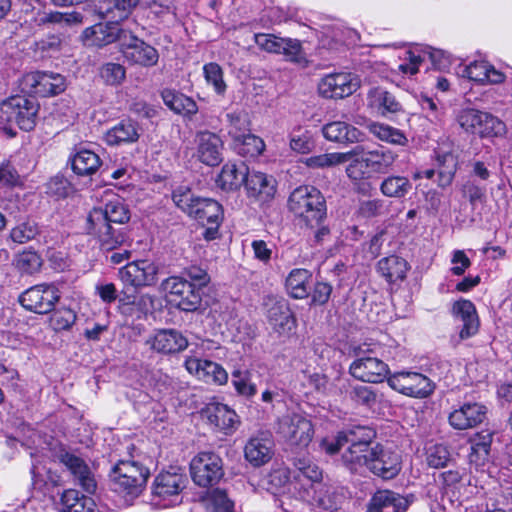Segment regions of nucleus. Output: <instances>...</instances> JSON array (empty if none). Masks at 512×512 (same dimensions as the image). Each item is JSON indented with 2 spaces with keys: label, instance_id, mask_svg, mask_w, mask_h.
Instances as JSON below:
<instances>
[{
  "label": "nucleus",
  "instance_id": "nucleus-64",
  "mask_svg": "<svg viewBox=\"0 0 512 512\" xmlns=\"http://www.w3.org/2000/svg\"><path fill=\"white\" fill-rule=\"evenodd\" d=\"M356 157L346 168L347 176L354 182L365 180L372 173L362 156Z\"/></svg>",
  "mask_w": 512,
  "mask_h": 512
},
{
  "label": "nucleus",
  "instance_id": "nucleus-34",
  "mask_svg": "<svg viewBox=\"0 0 512 512\" xmlns=\"http://www.w3.org/2000/svg\"><path fill=\"white\" fill-rule=\"evenodd\" d=\"M270 325L279 333L289 332L295 328V318L288 304L284 301H276L267 312Z\"/></svg>",
  "mask_w": 512,
  "mask_h": 512
},
{
  "label": "nucleus",
  "instance_id": "nucleus-55",
  "mask_svg": "<svg viewBox=\"0 0 512 512\" xmlns=\"http://www.w3.org/2000/svg\"><path fill=\"white\" fill-rule=\"evenodd\" d=\"M232 383L236 391L243 396L251 397L256 394V385L252 383L248 371L235 370L232 372Z\"/></svg>",
  "mask_w": 512,
  "mask_h": 512
},
{
  "label": "nucleus",
  "instance_id": "nucleus-31",
  "mask_svg": "<svg viewBox=\"0 0 512 512\" xmlns=\"http://www.w3.org/2000/svg\"><path fill=\"white\" fill-rule=\"evenodd\" d=\"M140 0H100L99 13L103 18L120 23L129 19Z\"/></svg>",
  "mask_w": 512,
  "mask_h": 512
},
{
  "label": "nucleus",
  "instance_id": "nucleus-27",
  "mask_svg": "<svg viewBox=\"0 0 512 512\" xmlns=\"http://www.w3.org/2000/svg\"><path fill=\"white\" fill-rule=\"evenodd\" d=\"M367 106L383 117L402 111V105L395 96L381 87H375L369 90L367 94Z\"/></svg>",
  "mask_w": 512,
  "mask_h": 512
},
{
  "label": "nucleus",
  "instance_id": "nucleus-8",
  "mask_svg": "<svg viewBox=\"0 0 512 512\" xmlns=\"http://www.w3.org/2000/svg\"><path fill=\"white\" fill-rule=\"evenodd\" d=\"M120 52L129 65L141 68L155 67L160 59V54L154 46L140 39L129 29L122 40Z\"/></svg>",
  "mask_w": 512,
  "mask_h": 512
},
{
  "label": "nucleus",
  "instance_id": "nucleus-40",
  "mask_svg": "<svg viewBox=\"0 0 512 512\" xmlns=\"http://www.w3.org/2000/svg\"><path fill=\"white\" fill-rule=\"evenodd\" d=\"M379 273L390 283L403 280L406 277L409 265L407 261L397 255L382 258L377 265Z\"/></svg>",
  "mask_w": 512,
  "mask_h": 512
},
{
  "label": "nucleus",
  "instance_id": "nucleus-11",
  "mask_svg": "<svg viewBox=\"0 0 512 512\" xmlns=\"http://www.w3.org/2000/svg\"><path fill=\"white\" fill-rule=\"evenodd\" d=\"M159 267L149 259L127 263L118 270V277L124 286L141 289L154 286L158 281Z\"/></svg>",
  "mask_w": 512,
  "mask_h": 512
},
{
  "label": "nucleus",
  "instance_id": "nucleus-51",
  "mask_svg": "<svg viewBox=\"0 0 512 512\" xmlns=\"http://www.w3.org/2000/svg\"><path fill=\"white\" fill-rule=\"evenodd\" d=\"M229 123L228 134L235 141L250 131V124L247 115L243 112H230L226 115Z\"/></svg>",
  "mask_w": 512,
  "mask_h": 512
},
{
  "label": "nucleus",
  "instance_id": "nucleus-41",
  "mask_svg": "<svg viewBox=\"0 0 512 512\" xmlns=\"http://www.w3.org/2000/svg\"><path fill=\"white\" fill-rule=\"evenodd\" d=\"M100 157L88 149H79L72 158V169L80 176L94 174L100 167Z\"/></svg>",
  "mask_w": 512,
  "mask_h": 512
},
{
  "label": "nucleus",
  "instance_id": "nucleus-46",
  "mask_svg": "<svg viewBox=\"0 0 512 512\" xmlns=\"http://www.w3.org/2000/svg\"><path fill=\"white\" fill-rule=\"evenodd\" d=\"M368 130L376 138L390 144L405 146L408 142L406 136L399 130L384 123L372 122Z\"/></svg>",
  "mask_w": 512,
  "mask_h": 512
},
{
  "label": "nucleus",
  "instance_id": "nucleus-58",
  "mask_svg": "<svg viewBox=\"0 0 512 512\" xmlns=\"http://www.w3.org/2000/svg\"><path fill=\"white\" fill-rule=\"evenodd\" d=\"M172 199L179 209L190 216L191 212L195 209L196 201L200 198L196 197L190 189L179 188L173 192Z\"/></svg>",
  "mask_w": 512,
  "mask_h": 512
},
{
  "label": "nucleus",
  "instance_id": "nucleus-16",
  "mask_svg": "<svg viewBox=\"0 0 512 512\" xmlns=\"http://www.w3.org/2000/svg\"><path fill=\"white\" fill-rule=\"evenodd\" d=\"M294 480L291 483L294 490L303 500H310L311 490L322 480V471L310 459L302 457L294 460Z\"/></svg>",
  "mask_w": 512,
  "mask_h": 512
},
{
  "label": "nucleus",
  "instance_id": "nucleus-43",
  "mask_svg": "<svg viewBox=\"0 0 512 512\" xmlns=\"http://www.w3.org/2000/svg\"><path fill=\"white\" fill-rule=\"evenodd\" d=\"M492 443V433L481 431L471 439L470 463L482 466L487 461Z\"/></svg>",
  "mask_w": 512,
  "mask_h": 512
},
{
  "label": "nucleus",
  "instance_id": "nucleus-56",
  "mask_svg": "<svg viewBox=\"0 0 512 512\" xmlns=\"http://www.w3.org/2000/svg\"><path fill=\"white\" fill-rule=\"evenodd\" d=\"M39 24L45 23H65V24H80L82 22V15L78 12L61 13L50 12L41 13L36 18Z\"/></svg>",
  "mask_w": 512,
  "mask_h": 512
},
{
  "label": "nucleus",
  "instance_id": "nucleus-19",
  "mask_svg": "<svg viewBox=\"0 0 512 512\" xmlns=\"http://www.w3.org/2000/svg\"><path fill=\"white\" fill-rule=\"evenodd\" d=\"M184 365L191 375L205 383L223 385L228 381V373L216 362L197 357H187Z\"/></svg>",
  "mask_w": 512,
  "mask_h": 512
},
{
  "label": "nucleus",
  "instance_id": "nucleus-61",
  "mask_svg": "<svg viewBox=\"0 0 512 512\" xmlns=\"http://www.w3.org/2000/svg\"><path fill=\"white\" fill-rule=\"evenodd\" d=\"M207 503L212 512H232L234 506L226 492L220 489H215L208 495Z\"/></svg>",
  "mask_w": 512,
  "mask_h": 512
},
{
  "label": "nucleus",
  "instance_id": "nucleus-57",
  "mask_svg": "<svg viewBox=\"0 0 512 512\" xmlns=\"http://www.w3.org/2000/svg\"><path fill=\"white\" fill-rule=\"evenodd\" d=\"M41 266L42 259L35 251H24L17 258V267L23 273L34 274Z\"/></svg>",
  "mask_w": 512,
  "mask_h": 512
},
{
  "label": "nucleus",
  "instance_id": "nucleus-1",
  "mask_svg": "<svg viewBox=\"0 0 512 512\" xmlns=\"http://www.w3.org/2000/svg\"><path fill=\"white\" fill-rule=\"evenodd\" d=\"M371 437V431L367 429L361 440H353V444L342 455L345 466L352 472L362 473L368 469L383 479L394 478L401 470L399 453L379 444L371 446Z\"/></svg>",
  "mask_w": 512,
  "mask_h": 512
},
{
  "label": "nucleus",
  "instance_id": "nucleus-18",
  "mask_svg": "<svg viewBox=\"0 0 512 512\" xmlns=\"http://www.w3.org/2000/svg\"><path fill=\"white\" fill-rule=\"evenodd\" d=\"M487 414V408L481 403L466 402L453 409L448 422L455 430H467L481 424Z\"/></svg>",
  "mask_w": 512,
  "mask_h": 512
},
{
  "label": "nucleus",
  "instance_id": "nucleus-35",
  "mask_svg": "<svg viewBox=\"0 0 512 512\" xmlns=\"http://www.w3.org/2000/svg\"><path fill=\"white\" fill-rule=\"evenodd\" d=\"M164 104L177 114L191 117L198 112L196 102L175 90L164 89L161 93Z\"/></svg>",
  "mask_w": 512,
  "mask_h": 512
},
{
  "label": "nucleus",
  "instance_id": "nucleus-28",
  "mask_svg": "<svg viewBox=\"0 0 512 512\" xmlns=\"http://www.w3.org/2000/svg\"><path fill=\"white\" fill-rule=\"evenodd\" d=\"M462 75L481 84H499L505 80V75L501 71L484 60L473 61L464 66Z\"/></svg>",
  "mask_w": 512,
  "mask_h": 512
},
{
  "label": "nucleus",
  "instance_id": "nucleus-53",
  "mask_svg": "<svg viewBox=\"0 0 512 512\" xmlns=\"http://www.w3.org/2000/svg\"><path fill=\"white\" fill-rule=\"evenodd\" d=\"M426 460L429 467L440 469L446 467L453 459L449 449L442 444H438L428 450Z\"/></svg>",
  "mask_w": 512,
  "mask_h": 512
},
{
  "label": "nucleus",
  "instance_id": "nucleus-22",
  "mask_svg": "<svg viewBox=\"0 0 512 512\" xmlns=\"http://www.w3.org/2000/svg\"><path fill=\"white\" fill-rule=\"evenodd\" d=\"M145 343L150 349L161 354L178 353L188 346V340L174 329L157 330Z\"/></svg>",
  "mask_w": 512,
  "mask_h": 512
},
{
  "label": "nucleus",
  "instance_id": "nucleus-14",
  "mask_svg": "<svg viewBox=\"0 0 512 512\" xmlns=\"http://www.w3.org/2000/svg\"><path fill=\"white\" fill-rule=\"evenodd\" d=\"M21 89L42 97L54 96L65 91L66 80L57 73L31 72L23 76Z\"/></svg>",
  "mask_w": 512,
  "mask_h": 512
},
{
  "label": "nucleus",
  "instance_id": "nucleus-39",
  "mask_svg": "<svg viewBox=\"0 0 512 512\" xmlns=\"http://www.w3.org/2000/svg\"><path fill=\"white\" fill-rule=\"evenodd\" d=\"M139 138L138 126L131 120H123L105 134V141L109 145L134 143Z\"/></svg>",
  "mask_w": 512,
  "mask_h": 512
},
{
  "label": "nucleus",
  "instance_id": "nucleus-30",
  "mask_svg": "<svg viewBox=\"0 0 512 512\" xmlns=\"http://www.w3.org/2000/svg\"><path fill=\"white\" fill-rule=\"evenodd\" d=\"M248 168L244 163L228 162L223 165L219 175L216 179V184L219 188L225 191H234L239 189L243 184L245 185L246 175H248Z\"/></svg>",
  "mask_w": 512,
  "mask_h": 512
},
{
  "label": "nucleus",
  "instance_id": "nucleus-26",
  "mask_svg": "<svg viewBox=\"0 0 512 512\" xmlns=\"http://www.w3.org/2000/svg\"><path fill=\"white\" fill-rule=\"evenodd\" d=\"M323 137L340 144H353L363 140V133L344 121H332L322 127Z\"/></svg>",
  "mask_w": 512,
  "mask_h": 512
},
{
  "label": "nucleus",
  "instance_id": "nucleus-9",
  "mask_svg": "<svg viewBox=\"0 0 512 512\" xmlns=\"http://www.w3.org/2000/svg\"><path fill=\"white\" fill-rule=\"evenodd\" d=\"M190 474L199 487L216 485L224 476L223 461L213 452H200L190 462Z\"/></svg>",
  "mask_w": 512,
  "mask_h": 512
},
{
  "label": "nucleus",
  "instance_id": "nucleus-33",
  "mask_svg": "<svg viewBox=\"0 0 512 512\" xmlns=\"http://www.w3.org/2000/svg\"><path fill=\"white\" fill-rule=\"evenodd\" d=\"M312 273L308 269H292L286 277L285 288L294 299H305L310 295Z\"/></svg>",
  "mask_w": 512,
  "mask_h": 512
},
{
  "label": "nucleus",
  "instance_id": "nucleus-4",
  "mask_svg": "<svg viewBox=\"0 0 512 512\" xmlns=\"http://www.w3.org/2000/svg\"><path fill=\"white\" fill-rule=\"evenodd\" d=\"M289 210L307 225L318 224L326 215L325 199L313 186H299L288 199Z\"/></svg>",
  "mask_w": 512,
  "mask_h": 512
},
{
  "label": "nucleus",
  "instance_id": "nucleus-21",
  "mask_svg": "<svg viewBox=\"0 0 512 512\" xmlns=\"http://www.w3.org/2000/svg\"><path fill=\"white\" fill-rule=\"evenodd\" d=\"M195 141V156L201 163L216 166L222 161L224 143L219 135L210 131H201L197 133Z\"/></svg>",
  "mask_w": 512,
  "mask_h": 512
},
{
  "label": "nucleus",
  "instance_id": "nucleus-42",
  "mask_svg": "<svg viewBox=\"0 0 512 512\" xmlns=\"http://www.w3.org/2000/svg\"><path fill=\"white\" fill-rule=\"evenodd\" d=\"M64 512H99L91 497L81 496L77 490H66L62 495Z\"/></svg>",
  "mask_w": 512,
  "mask_h": 512
},
{
  "label": "nucleus",
  "instance_id": "nucleus-38",
  "mask_svg": "<svg viewBox=\"0 0 512 512\" xmlns=\"http://www.w3.org/2000/svg\"><path fill=\"white\" fill-rule=\"evenodd\" d=\"M153 307V298L148 294L124 295L119 299V311L126 316L142 318Z\"/></svg>",
  "mask_w": 512,
  "mask_h": 512
},
{
  "label": "nucleus",
  "instance_id": "nucleus-15",
  "mask_svg": "<svg viewBox=\"0 0 512 512\" xmlns=\"http://www.w3.org/2000/svg\"><path fill=\"white\" fill-rule=\"evenodd\" d=\"M127 33V28L120 27L118 23L108 20L105 23H97L87 27L82 32L81 37L84 45L102 48L116 41H119V46H121Z\"/></svg>",
  "mask_w": 512,
  "mask_h": 512
},
{
  "label": "nucleus",
  "instance_id": "nucleus-5",
  "mask_svg": "<svg viewBox=\"0 0 512 512\" xmlns=\"http://www.w3.org/2000/svg\"><path fill=\"white\" fill-rule=\"evenodd\" d=\"M277 434L290 450H303L314 437V425L304 414L288 413L278 420Z\"/></svg>",
  "mask_w": 512,
  "mask_h": 512
},
{
  "label": "nucleus",
  "instance_id": "nucleus-52",
  "mask_svg": "<svg viewBox=\"0 0 512 512\" xmlns=\"http://www.w3.org/2000/svg\"><path fill=\"white\" fill-rule=\"evenodd\" d=\"M99 75L105 84L117 86L125 80L126 69L119 63L108 62L101 66Z\"/></svg>",
  "mask_w": 512,
  "mask_h": 512
},
{
  "label": "nucleus",
  "instance_id": "nucleus-60",
  "mask_svg": "<svg viewBox=\"0 0 512 512\" xmlns=\"http://www.w3.org/2000/svg\"><path fill=\"white\" fill-rule=\"evenodd\" d=\"M428 56L432 65L438 70H447L453 63V56L442 49L427 47L423 50V58Z\"/></svg>",
  "mask_w": 512,
  "mask_h": 512
},
{
  "label": "nucleus",
  "instance_id": "nucleus-17",
  "mask_svg": "<svg viewBox=\"0 0 512 512\" xmlns=\"http://www.w3.org/2000/svg\"><path fill=\"white\" fill-rule=\"evenodd\" d=\"M350 374L368 383H381L389 374L388 365L377 357L362 356L355 359L349 367Z\"/></svg>",
  "mask_w": 512,
  "mask_h": 512
},
{
  "label": "nucleus",
  "instance_id": "nucleus-37",
  "mask_svg": "<svg viewBox=\"0 0 512 512\" xmlns=\"http://www.w3.org/2000/svg\"><path fill=\"white\" fill-rule=\"evenodd\" d=\"M190 217L197 220L202 225L207 223H221L223 218L222 206L215 200L209 198H200L196 201L195 209Z\"/></svg>",
  "mask_w": 512,
  "mask_h": 512
},
{
  "label": "nucleus",
  "instance_id": "nucleus-23",
  "mask_svg": "<svg viewBox=\"0 0 512 512\" xmlns=\"http://www.w3.org/2000/svg\"><path fill=\"white\" fill-rule=\"evenodd\" d=\"M201 415L212 426L226 434L232 433L239 424L235 411L226 404L219 402L208 403L202 410Z\"/></svg>",
  "mask_w": 512,
  "mask_h": 512
},
{
  "label": "nucleus",
  "instance_id": "nucleus-49",
  "mask_svg": "<svg viewBox=\"0 0 512 512\" xmlns=\"http://www.w3.org/2000/svg\"><path fill=\"white\" fill-rule=\"evenodd\" d=\"M203 74L207 85L211 86L218 95H224L227 85L223 78L221 66L215 62L207 63L203 66Z\"/></svg>",
  "mask_w": 512,
  "mask_h": 512
},
{
  "label": "nucleus",
  "instance_id": "nucleus-12",
  "mask_svg": "<svg viewBox=\"0 0 512 512\" xmlns=\"http://www.w3.org/2000/svg\"><path fill=\"white\" fill-rule=\"evenodd\" d=\"M361 86L360 77L352 72H336L323 76L318 83L319 94L327 99H342Z\"/></svg>",
  "mask_w": 512,
  "mask_h": 512
},
{
  "label": "nucleus",
  "instance_id": "nucleus-62",
  "mask_svg": "<svg viewBox=\"0 0 512 512\" xmlns=\"http://www.w3.org/2000/svg\"><path fill=\"white\" fill-rule=\"evenodd\" d=\"M483 113L476 109H463L457 115V122L464 131L474 134Z\"/></svg>",
  "mask_w": 512,
  "mask_h": 512
},
{
  "label": "nucleus",
  "instance_id": "nucleus-32",
  "mask_svg": "<svg viewBox=\"0 0 512 512\" xmlns=\"http://www.w3.org/2000/svg\"><path fill=\"white\" fill-rule=\"evenodd\" d=\"M453 314L463 323L460 331L462 339L469 338L478 332L479 319L476 308L470 300H460L453 305Z\"/></svg>",
  "mask_w": 512,
  "mask_h": 512
},
{
  "label": "nucleus",
  "instance_id": "nucleus-10",
  "mask_svg": "<svg viewBox=\"0 0 512 512\" xmlns=\"http://www.w3.org/2000/svg\"><path fill=\"white\" fill-rule=\"evenodd\" d=\"M60 299L58 288L52 283L34 285L23 291L18 302L27 311L37 314L51 312Z\"/></svg>",
  "mask_w": 512,
  "mask_h": 512
},
{
  "label": "nucleus",
  "instance_id": "nucleus-44",
  "mask_svg": "<svg viewBox=\"0 0 512 512\" xmlns=\"http://www.w3.org/2000/svg\"><path fill=\"white\" fill-rule=\"evenodd\" d=\"M359 148V155L365 160L366 165L372 173H383L393 164L395 156L391 151L388 150H372L363 152L361 147Z\"/></svg>",
  "mask_w": 512,
  "mask_h": 512
},
{
  "label": "nucleus",
  "instance_id": "nucleus-6",
  "mask_svg": "<svg viewBox=\"0 0 512 512\" xmlns=\"http://www.w3.org/2000/svg\"><path fill=\"white\" fill-rule=\"evenodd\" d=\"M39 104L36 99L13 96L0 104V124L15 123L24 131H31L36 125Z\"/></svg>",
  "mask_w": 512,
  "mask_h": 512
},
{
  "label": "nucleus",
  "instance_id": "nucleus-54",
  "mask_svg": "<svg viewBox=\"0 0 512 512\" xmlns=\"http://www.w3.org/2000/svg\"><path fill=\"white\" fill-rule=\"evenodd\" d=\"M76 321V313L69 308H61L53 312L49 323L53 330H68Z\"/></svg>",
  "mask_w": 512,
  "mask_h": 512
},
{
  "label": "nucleus",
  "instance_id": "nucleus-59",
  "mask_svg": "<svg viewBox=\"0 0 512 512\" xmlns=\"http://www.w3.org/2000/svg\"><path fill=\"white\" fill-rule=\"evenodd\" d=\"M386 212L385 201L382 199H368L359 203L357 213L362 218H374Z\"/></svg>",
  "mask_w": 512,
  "mask_h": 512
},
{
  "label": "nucleus",
  "instance_id": "nucleus-48",
  "mask_svg": "<svg viewBox=\"0 0 512 512\" xmlns=\"http://www.w3.org/2000/svg\"><path fill=\"white\" fill-rule=\"evenodd\" d=\"M366 432L367 428L356 427L349 432H340L337 435L335 442H328L327 440H323L321 446L326 451V453L333 455L340 450L344 443H350L351 446L353 444V439L354 441L361 440Z\"/></svg>",
  "mask_w": 512,
  "mask_h": 512
},
{
  "label": "nucleus",
  "instance_id": "nucleus-36",
  "mask_svg": "<svg viewBox=\"0 0 512 512\" xmlns=\"http://www.w3.org/2000/svg\"><path fill=\"white\" fill-rule=\"evenodd\" d=\"M359 153V148H354L348 152L324 153L304 159L303 164L310 169H325L346 163Z\"/></svg>",
  "mask_w": 512,
  "mask_h": 512
},
{
  "label": "nucleus",
  "instance_id": "nucleus-29",
  "mask_svg": "<svg viewBox=\"0 0 512 512\" xmlns=\"http://www.w3.org/2000/svg\"><path fill=\"white\" fill-rule=\"evenodd\" d=\"M61 460L87 493L93 494L96 491V480L83 459L73 454L65 453L62 455Z\"/></svg>",
  "mask_w": 512,
  "mask_h": 512
},
{
  "label": "nucleus",
  "instance_id": "nucleus-47",
  "mask_svg": "<svg viewBox=\"0 0 512 512\" xmlns=\"http://www.w3.org/2000/svg\"><path fill=\"white\" fill-rule=\"evenodd\" d=\"M233 144L239 154L247 157L259 156L265 149L264 141L250 131L233 141Z\"/></svg>",
  "mask_w": 512,
  "mask_h": 512
},
{
  "label": "nucleus",
  "instance_id": "nucleus-24",
  "mask_svg": "<svg viewBox=\"0 0 512 512\" xmlns=\"http://www.w3.org/2000/svg\"><path fill=\"white\" fill-rule=\"evenodd\" d=\"M187 477L177 469L163 471L154 479L153 495L163 500L178 497L186 487Z\"/></svg>",
  "mask_w": 512,
  "mask_h": 512
},
{
  "label": "nucleus",
  "instance_id": "nucleus-45",
  "mask_svg": "<svg viewBox=\"0 0 512 512\" xmlns=\"http://www.w3.org/2000/svg\"><path fill=\"white\" fill-rule=\"evenodd\" d=\"M412 188V184L404 176H388L380 184L381 193L389 198H403Z\"/></svg>",
  "mask_w": 512,
  "mask_h": 512
},
{
  "label": "nucleus",
  "instance_id": "nucleus-50",
  "mask_svg": "<svg viewBox=\"0 0 512 512\" xmlns=\"http://www.w3.org/2000/svg\"><path fill=\"white\" fill-rule=\"evenodd\" d=\"M290 148L300 154H308L314 148V140L312 134L308 130L302 128L294 129L289 136Z\"/></svg>",
  "mask_w": 512,
  "mask_h": 512
},
{
  "label": "nucleus",
  "instance_id": "nucleus-63",
  "mask_svg": "<svg viewBox=\"0 0 512 512\" xmlns=\"http://www.w3.org/2000/svg\"><path fill=\"white\" fill-rule=\"evenodd\" d=\"M39 229L37 224L33 222H24L11 230V239L19 244L26 243L36 237Z\"/></svg>",
  "mask_w": 512,
  "mask_h": 512
},
{
  "label": "nucleus",
  "instance_id": "nucleus-13",
  "mask_svg": "<svg viewBox=\"0 0 512 512\" xmlns=\"http://www.w3.org/2000/svg\"><path fill=\"white\" fill-rule=\"evenodd\" d=\"M387 381L392 389L415 398H425L434 390L431 380L417 372H397L388 377Z\"/></svg>",
  "mask_w": 512,
  "mask_h": 512
},
{
  "label": "nucleus",
  "instance_id": "nucleus-7",
  "mask_svg": "<svg viewBox=\"0 0 512 512\" xmlns=\"http://www.w3.org/2000/svg\"><path fill=\"white\" fill-rule=\"evenodd\" d=\"M169 301L185 312L196 311L202 302V293L195 283L181 277L172 276L161 283Z\"/></svg>",
  "mask_w": 512,
  "mask_h": 512
},
{
  "label": "nucleus",
  "instance_id": "nucleus-25",
  "mask_svg": "<svg viewBox=\"0 0 512 512\" xmlns=\"http://www.w3.org/2000/svg\"><path fill=\"white\" fill-rule=\"evenodd\" d=\"M245 458L253 466L267 463L273 455V441L269 434L261 433L249 439L244 448Z\"/></svg>",
  "mask_w": 512,
  "mask_h": 512
},
{
  "label": "nucleus",
  "instance_id": "nucleus-20",
  "mask_svg": "<svg viewBox=\"0 0 512 512\" xmlns=\"http://www.w3.org/2000/svg\"><path fill=\"white\" fill-rule=\"evenodd\" d=\"M276 180L260 171H249L245 190L248 198L259 204L270 202L276 194Z\"/></svg>",
  "mask_w": 512,
  "mask_h": 512
},
{
  "label": "nucleus",
  "instance_id": "nucleus-2",
  "mask_svg": "<svg viewBox=\"0 0 512 512\" xmlns=\"http://www.w3.org/2000/svg\"><path fill=\"white\" fill-rule=\"evenodd\" d=\"M130 219V212L127 206L119 198H115L105 207L93 208L87 218L88 231L96 236L102 249L113 250L121 245L125 236L121 230H116L112 224H124Z\"/></svg>",
  "mask_w": 512,
  "mask_h": 512
},
{
  "label": "nucleus",
  "instance_id": "nucleus-3",
  "mask_svg": "<svg viewBox=\"0 0 512 512\" xmlns=\"http://www.w3.org/2000/svg\"><path fill=\"white\" fill-rule=\"evenodd\" d=\"M130 459L118 460L109 473L111 489L125 506H131L143 493L150 476L149 469L131 454Z\"/></svg>",
  "mask_w": 512,
  "mask_h": 512
}]
</instances>
